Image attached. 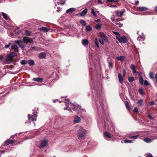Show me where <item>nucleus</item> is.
I'll return each mask as SVG.
<instances>
[{
	"mask_svg": "<svg viewBox=\"0 0 157 157\" xmlns=\"http://www.w3.org/2000/svg\"><path fill=\"white\" fill-rule=\"evenodd\" d=\"M125 105L126 107L128 110H129V109H130V106L129 105V104L127 101H126L125 102Z\"/></svg>",
	"mask_w": 157,
	"mask_h": 157,
	"instance_id": "obj_43",
	"label": "nucleus"
},
{
	"mask_svg": "<svg viewBox=\"0 0 157 157\" xmlns=\"http://www.w3.org/2000/svg\"><path fill=\"white\" fill-rule=\"evenodd\" d=\"M139 10L140 11H146L147 10V8L143 7V6H140L138 7Z\"/></svg>",
	"mask_w": 157,
	"mask_h": 157,
	"instance_id": "obj_24",
	"label": "nucleus"
},
{
	"mask_svg": "<svg viewBox=\"0 0 157 157\" xmlns=\"http://www.w3.org/2000/svg\"><path fill=\"white\" fill-rule=\"evenodd\" d=\"M121 43H124L127 41V39L125 36L120 37L117 39Z\"/></svg>",
	"mask_w": 157,
	"mask_h": 157,
	"instance_id": "obj_6",
	"label": "nucleus"
},
{
	"mask_svg": "<svg viewBox=\"0 0 157 157\" xmlns=\"http://www.w3.org/2000/svg\"><path fill=\"white\" fill-rule=\"evenodd\" d=\"M112 21L117 25V27H121L123 25V24L121 23L117 19H112Z\"/></svg>",
	"mask_w": 157,
	"mask_h": 157,
	"instance_id": "obj_5",
	"label": "nucleus"
},
{
	"mask_svg": "<svg viewBox=\"0 0 157 157\" xmlns=\"http://www.w3.org/2000/svg\"><path fill=\"white\" fill-rule=\"evenodd\" d=\"M98 2L99 4H101L102 3V2L100 0H98Z\"/></svg>",
	"mask_w": 157,
	"mask_h": 157,
	"instance_id": "obj_64",
	"label": "nucleus"
},
{
	"mask_svg": "<svg viewBox=\"0 0 157 157\" xmlns=\"http://www.w3.org/2000/svg\"><path fill=\"white\" fill-rule=\"evenodd\" d=\"M39 29L41 31H42L44 32H45V33H46V32H48L49 29H48L47 28L45 27H42L40 28Z\"/></svg>",
	"mask_w": 157,
	"mask_h": 157,
	"instance_id": "obj_23",
	"label": "nucleus"
},
{
	"mask_svg": "<svg viewBox=\"0 0 157 157\" xmlns=\"http://www.w3.org/2000/svg\"><path fill=\"white\" fill-rule=\"evenodd\" d=\"M108 63V67L109 68L113 67V63L110 60V58H108L107 59Z\"/></svg>",
	"mask_w": 157,
	"mask_h": 157,
	"instance_id": "obj_18",
	"label": "nucleus"
},
{
	"mask_svg": "<svg viewBox=\"0 0 157 157\" xmlns=\"http://www.w3.org/2000/svg\"><path fill=\"white\" fill-rule=\"evenodd\" d=\"M94 97L95 98V99H98V98L99 97V96H100V94L98 95V94L97 93V94H95L94 95Z\"/></svg>",
	"mask_w": 157,
	"mask_h": 157,
	"instance_id": "obj_50",
	"label": "nucleus"
},
{
	"mask_svg": "<svg viewBox=\"0 0 157 157\" xmlns=\"http://www.w3.org/2000/svg\"><path fill=\"white\" fill-rule=\"evenodd\" d=\"M103 117H102V121L101 122L99 123V125H101L104 128H106L108 125V121L106 119V116L105 115H104Z\"/></svg>",
	"mask_w": 157,
	"mask_h": 157,
	"instance_id": "obj_4",
	"label": "nucleus"
},
{
	"mask_svg": "<svg viewBox=\"0 0 157 157\" xmlns=\"http://www.w3.org/2000/svg\"><path fill=\"white\" fill-rule=\"evenodd\" d=\"M113 33L115 35H116V38L117 39L120 36V34L118 32H115V31H113Z\"/></svg>",
	"mask_w": 157,
	"mask_h": 157,
	"instance_id": "obj_38",
	"label": "nucleus"
},
{
	"mask_svg": "<svg viewBox=\"0 0 157 157\" xmlns=\"http://www.w3.org/2000/svg\"><path fill=\"white\" fill-rule=\"evenodd\" d=\"M91 14L95 17H97V15L96 14V11L93 8H91Z\"/></svg>",
	"mask_w": 157,
	"mask_h": 157,
	"instance_id": "obj_25",
	"label": "nucleus"
},
{
	"mask_svg": "<svg viewBox=\"0 0 157 157\" xmlns=\"http://www.w3.org/2000/svg\"><path fill=\"white\" fill-rule=\"evenodd\" d=\"M35 110H36V111L34 110H33V115L29 114L28 115L29 120V121L30 122L31 121L34 122L36 120L37 113V111L38 110V109L36 108V109H35Z\"/></svg>",
	"mask_w": 157,
	"mask_h": 157,
	"instance_id": "obj_3",
	"label": "nucleus"
},
{
	"mask_svg": "<svg viewBox=\"0 0 157 157\" xmlns=\"http://www.w3.org/2000/svg\"><path fill=\"white\" fill-rule=\"evenodd\" d=\"M105 138L107 140H109L107 139H109L111 137V135L110 133H109L107 132H105L104 133Z\"/></svg>",
	"mask_w": 157,
	"mask_h": 157,
	"instance_id": "obj_13",
	"label": "nucleus"
},
{
	"mask_svg": "<svg viewBox=\"0 0 157 157\" xmlns=\"http://www.w3.org/2000/svg\"><path fill=\"white\" fill-rule=\"evenodd\" d=\"M139 92L140 94L141 95H143L144 94L143 89L142 88H140L139 89Z\"/></svg>",
	"mask_w": 157,
	"mask_h": 157,
	"instance_id": "obj_48",
	"label": "nucleus"
},
{
	"mask_svg": "<svg viewBox=\"0 0 157 157\" xmlns=\"http://www.w3.org/2000/svg\"><path fill=\"white\" fill-rule=\"evenodd\" d=\"M48 141L47 140H44L42 141L40 144V147L44 148L47 146Z\"/></svg>",
	"mask_w": 157,
	"mask_h": 157,
	"instance_id": "obj_10",
	"label": "nucleus"
},
{
	"mask_svg": "<svg viewBox=\"0 0 157 157\" xmlns=\"http://www.w3.org/2000/svg\"><path fill=\"white\" fill-rule=\"evenodd\" d=\"M2 15L3 18L5 19V20H7L8 19V15L6 14V13H4V12H2Z\"/></svg>",
	"mask_w": 157,
	"mask_h": 157,
	"instance_id": "obj_26",
	"label": "nucleus"
},
{
	"mask_svg": "<svg viewBox=\"0 0 157 157\" xmlns=\"http://www.w3.org/2000/svg\"><path fill=\"white\" fill-rule=\"evenodd\" d=\"M25 33L26 35L30 36L31 34V32L30 31H26L25 32Z\"/></svg>",
	"mask_w": 157,
	"mask_h": 157,
	"instance_id": "obj_47",
	"label": "nucleus"
},
{
	"mask_svg": "<svg viewBox=\"0 0 157 157\" xmlns=\"http://www.w3.org/2000/svg\"><path fill=\"white\" fill-rule=\"evenodd\" d=\"M88 10L86 9H85L81 13H79L77 14V15H80V16L83 17L85 16L87 13Z\"/></svg>",
	"mask_w": 157,
	"mask_h": 157,
	"instance_id": "obj_11",
	"label": "nucleus"
},
{
	"mask_svg": "<svg viewBox=\"0 0 157 157\" xmlns=\"http://www.w3.org/2000/svg\"><path fill=\"white\" fill-rule=\"evenodd\" d=\"M86 130L82 127H80L78 132L77 136L79 139H84L86 134Z\"/></svg>",
	"mask_w": 157,
	"mask_h": 157,
	"instance_id": "obj_2",
	"label": "nucleus"
},
{
	"mask_svg": "<svg viewBox=\"0 0 157 157\" xmlns=\"http://www.w3.org/2000/svg\"><path fill=\"white\" fill-rule=\"evenodd\" d=\"M143 83L146 86H148L150 84L148 83V82L146 80H145V81H144Z\"/></svg>",
	"mask_w": 157,
	"mask_h": 157,
	"instance_id": "obj_49",
	"label": "nucleus"
},
{
	"mask_svg": "<svg viewBox=\"0 0 157 157\" xmlns=\"http://www.w3.org/2000/svg\"><path fill=\"white\" fill-rule=\"evenodd\" d=\"M148 117L151 120H152L153 119V117L149 114L148 115Z\"/></svg>",
	"mask_w": 157,
	"mask_h": 157,
	"instance_id": "obj_57",
	"label": "nucleus"
},
{
	"mask_svg": "<svg viewBox=\"0 0 157 157\" xmlns=\"http://www.w3.org/2000/svg\"><path fill=\"white\" fill-rule=\"evenodd\" d=\"M38 57L40 59H44L46 57V55L45 52H42L39 54Z\"/></svg>",
	"mask_w": 157,
	"mask_h": 157,
	"instance_id": "obj_12",
	"label": "nucleus"
},
{
	"mask_svg": "<svg viewBox=\"0 0 157 157\" xmlns=\"http://www.w3.org/2000/svg\"><path fill=\"white\" fill-rule=\"evenodd\" d=\"M143 102V100L142 99H140V100H139L137 103L138 106H141Z\"/></svg>",
	"mask_w": 157,
	"mask_h": 157,
	"instance_id": "obj_44",
	"label": "nucleus"
},
{
	"mask_svg": "<svg viewBox=\"0 0 157 157\" xmlns=\"http://www.w3.org/2000/svg\"><path fill=\"white\" fill-rule=\"evenodd\" d=\"M124 58L125 57L124 56H121L119 57H117L116 59L121 61H123Z\"/></svg>",
	"mask_w": 157,
	"mask_h": 157,
	"instance_id": "obj_27",
	"label": "nucleus"
},
{
	"mask_svg": "<svg viewBox=\"0 0 157 157\" xmlns=\"http://www.w3.org/2000/svg\"><path fill=\"white\" fill-rule=\"evenodd\" d=\"M82 44L84 45H88L89 44V41L87 39H83L82 40Z\"/></svg>",
	"mask_w": 157,
	"mask_h": 157,
	"instance_id": "obj_22",
	"label": "nucleus"
},
{
	"mask_svg": "<svg viewBox=\"0 0 157 157\" xmlns=\"http://www.w3.org/2000/svg\"><path fill=\"white\" fill-rule=\"evenodd\" d=\"M147 157H153L152 154L151 153H149Z\"/></svg>",
	"mask_w": 157,
	"mask_h": 157,
	"instance_id": "obj_58",
	"label": "nucleus"
},
{
	"mask_svg": "<svg viewBox=\"0 0 157 157\" xmlns=\"http://www.w3.org/2000/svg\"><path fill=\"white\" fill-rule=\"evenodd\" d=\"M70 102V99H66L64 100V103L66 107L64 108V110H67L69 111L71 110V109L75 111L85 112L84 109H82L80 106L77 104H72Z\"/></svg>",
	"mask_w": 157,
	"mask_h": 157,
	"instance_id": "obj_1",
	"label": "nucleus"
},
{
	"mask_svg": "<svg viewBox=\"0 0 157 157\" xmlns=\"http://www.w3.org/2000/svg\"><path fill=\"white\" fill-rule=\"evenodd\" d=\"M99 37L104 40H105L106 39V36L102 32H100L99 33Z\"/></svg>",
	"mask_w": 157,
	"mask_h": 157,
	"instance_id": "obj_14",
	"label": "nucleus"
},
{
	"mask_svg": "<svg viewBox=\"0 0 157 157\" xmlns=\"http://www.w3.org/2000/svg\"><path fill=\"white\" fill-rule=\"evenodd\" d=\"M23 40L24 42L27 43H31L33 42V41L32 39L27 37H25L23 38Z\"/></svg>",
	"mask_w": 157,
	"mask_h": 157,
	"instance_id": "obj_8",
	"label": "nucleus"
},
{
	"mask_svg": "<svg viewBox=\"0 0 157 157\" xmlns=\"http://www.w3.org/2000/svg\"><path fill=\"white\" fill-rule=\"evenodd\" d=\"M107 2H119V0H107Z\"/></svg>",
	"mask_w": 157,
	"mask_h": 157,
	"instance_id": "obj_45",
	"label": "nucleus"
},
{
	"mask_svg": "<svg viewBox=\"0 0 157 157\" xmlns=\"http://www.w3.org/2000/svg\"><path fill=\"white\" fill-rule=\"evenodd\" d=\"M124 11H125L124 10H122L121 11H117V14L118 16L121 17L122 16Z\"/></svg>",
	"mask_w": 157,
	"mask_h": 157,
	"instance_id": "obj_19",
	"label": "nucleus"
},
{
	"mask_svg": "<svg viewBox=\"0 0 157 157\" xmlns=\"http://www.w3.org/2000/svg\"><path fill=\"white\" fill-rule=\"evenodd\" d=\"M14 142L13 140H7L5 142V143L7 145H8L9 144H11L12 143H13Z\"/></svg>",
	"mask_w": 157,
	"mask_h": 157,
	"instance_id": "obj_28",
	"label": "nucleus"
},
{
	"mask_svg": "<svg viewBox=\"0 0 157 157\" xmlns=\"http://www.w3.org/2000/svg\"><path fill=\"white\" fill-rule=\"evenodd\" d=\"M81 121V118L77 115L75 116L73 120V123L74 124L79 123Z\"/></svg>",
	"mask_w": 157,
	"mask_h": 157,
	"instance_id": "obj_7",
	"label": "nucleus"
},
{
	"mask_svg": "<svg viewBox=\"0 0 157 157\" xmlns=\"http://www.w3.org/2000/svg\"><path fill=\"white\" fill-rule=\"evenodd\" d=\"M133 111L136 112V113H138V108L137 107L134 108V109L133 110Z\"/></svg>",
	"mask_w": 157,
	"mask_h": 157,
	"instance_id": "obj_54",
	"label": "nucleus"
},
{
	"mask_svg": "<svg viewBox=\"0 0 157 157\" xmlns=\"http://www.w3.org/2000/svg\"><path fill=\"white\" fill-rule=\"evenodd\" d=\"M139 82L141 85H143L144 84L143 82V78L142 77L140 76L139 78Z\"/></svg>",
	"mask_w": 157,
	"mask_h": 157,
	"instance_id": "obj_42",
	"label": "nucleus"
},
{
	"mask_svg": "<svg viewBox=\"0 0 157 157\" xmlns=\"http://www.w3.org/2000/svg\"><path fill=\"white\" fill-rule=\"evenodd\" d=\"M125 143H130L132 142V140H125L124 141Z\"/></svg>",
	"mask_w": 157,
	"mask_h": 157,
	"instance_id": "obj_52",
	"label": "nucleus"
},
{
	"mask_svg": "<svg viewBox=\"0 0 157 157\" xmlns=\"http://www.w3.org/2000/svg\"><path fill=\"white\" fill-rule=\"evenodd\" d=\"M95 45L97 46V48H99V46L98 45V39L97 38H95Z\"/></svg>",
	"mask_w": 157,
	"mask_h": 157,
	"instance_id": "obj_32",
	"label": "nucleus"
},
{
	"mask_svg": "<svg viewBox=\"0 0 157 157\" xmlns=\"http://www.w3.org/2000/svg\"><path fill=\"white\" fill-rule=\"evenodd\" d=\"M11 48L12 49H14V51L16 52H18L19 51L17 45L16 44H14L13 46L12 45Z\"/></svg>",
	"mask_w": 157,
	"mask_h": 157,
	"instance_id": "obj_17",
	"label": "nucleus"
},
{
	"mask_svg": "<svg viewBox=\"0 0 157 157\" xmlns=\"http://www.w3.org/2000/svg\"><path fill=\"white\" fill-rule=\"evenodd\" d=\"M144 141L146 143H149L151 142V139L147 137H146L144 139Z\"/></svg>",
	"mask_w": 157,
	"mask_h": 157,
	"instance_id": "obj_30",
	"label": "nucleus"
},
{
	"mask_svg": "<svg viewBox=\"0 0 157 157\" xmlns=\"http://www.w3.org/2000/svg\"><path fill=\"white\" fill-rule=\"evenodd\" d=\"M32 49L33 50H38L37 48L36 47L34 46L31 47Z\"/></svg>",
	"mask_w": 157,
	"mask_h": 157,
	"instance_id": "obj_53",
	"label": "nucleus"
},
{
	"mask_svg": "<svg viewBox=\"0 0 157 157\" xmlns=\"http://www.w3.org/2000/svg\"><path fill=\"white\" fill-rule=\"evenodd\" d=\"M75 10V8H71L67 9L66 11V13H72Z\"/></svg>",
	"mask_w": 157,
	"mask_h": 157,
	"instance_id": "obj_21",
	"label": "nucleus"
},
{
	"mask_svg": "<svg viewBox=\"0 0 157 157\" xmlns=\"http://www.w3.org/2000/svg\"><path fill=\"white\" fill-rule=\"evenodd\" d=\"M130 67L132 70L133 71V72L134 74L136 73V67L133 64H131L130 65Z\"/></svg>",
	"mask_w": 157,
	"mask_h": 157,
	"instance_id": "obj_15",
	"label": "nucleus"
},
{
	"mask_svg": "<svg viewBox=\"0 0 157 157\" xmlns=\"http://www.w3.org/2000/svg\"><path fill=\"white\" fill-rule=\"evenodd\" d=\"M154 104V102L153 101H151L149 103V104L150 105H153Z\"/></svg>",
	"mask_w": 157,
	"mask_h": 157,
	"instance_id": "obj_59",
	"label": "nucleus"
},
{
	"mask_svg": "<svg viewBox=\"0 0 157 157\" xmlns=\"http://www.w3.org/2000/svg\"><path fill=\"white\" fill-rule=\"evenodd\" d=\"M137 39L138 40H140V41L143 40L144 39V36H138V37H137Z\"/></svg>",
	"mask_w": 157,
	"mask_h": 157,
	"instance_id": "obj_35",
	"label": "nucleus"
},
{
	"mask_svg": "<svg viewBox=\"0 0 157 157\" xmlns=\"http://www.w3.org/2000/svg\"><path fill=\"white\" fill-rule=\"evenodd\" d=\"M150 78L152 79H154V78L153 76V73L152 72H151L149 73Z\"/></svg>",
	"mask_w": 157,
	"mask_h": 157,
	"instance_id": "obj_39",
	"label": "nucleus"
},
{
	"mask_svg": "<svg viewBox=\"0 0 157 157\" xmlns=\"http://www.w3.org/2000/svg\"><path fill=\"white\" fill-rule=\"evenodd\" d=\"M102 25L101 24H97L96 25L95 28L97 29H100L101 28Z\"/></svg>",
	"mask_w": 157,
	"mask_h": 157,
	"instance_id": "obj_33",
	"label": "nucleus"
},
{
	"mask_svg": "<svg viewBox=\"0 0 157 157\" xmlns=\"http://www.w3.org/2000/svg\"><path fill=\"white\" fill-rule=\"evenodd\" d=\"M27 62L30 65H33L34 64V62L33 60L30 59L28 60Z\"/></svg>",
	"mask_w": 157,
	"mask_h": 157,
	"instance_id": "obj_29",
	"label": "nucleus"
},
{
	"mask_svg": "<svg viewBox=\"0 0 157 157\" xmlns=\"http://www.w3.org/2000/svg\"><path fill=\"white\" fill-rule=\"evenodd\" d=\"M56 2L58 4H62V5H64L65 3V1H63L62 0H59V2Z\"/></svg>",
	"mask_w": 157,
	"mask_h": 157,
	"instance_id": "obj_41",
	"label": "nucleus"
},
{
	"mask_svg": "<svg viewBox=\"0 0 157 157\" xmlns=\"http://www.w3.org/2000/svg\"><path fill=\"white\" fill-rule=\"evenodd\" d=\"M94 21L97 22H100V20L99 19H98L96 20H95Z\"/></svg>",
	"mask_w": 157,
	"mask_h": 157,
	"instance_id": "obj_63",
	"label": "nucleus"
},
{
	"mask_svg": "<svg viewBox=\"0 0 157 157\" xmlns=\"http://www.w3.org/2000/svg\"><path fill=\"white\" fill-rule=\"evenodd\" d=\"M155 78L156 80V82L157 83V73L155 75Z\"/></svg>",
	"mask_w": 157,
	"mask_h": 157,
	"instance_id": "obj_62",
	"label": "nucleus"
},
{
	"mask_svg": "<svg viewBox=\"0 0 157 157\" xmlns=\"http://www.w3.org/2000/svg\"><path fill=\"white\" fill-rule=\"evenodd\" d=\"M110 7H117V6L116 5H111L110 6Z\"/></svg>",
	"mask_w": 157,
	"mask_h": 157,
	"instance_id": "obj_60",
	"label": "nucleus"
},
{
	"mask_svg": "<svg viewBox=\"0 0 157 157\" xmlns=\"http://www.w3.org/2000/svg\"><path fill=\"white\" fill-rule=\"evenodd\" d=\"M14 42L16 43V44H18V45L19 46H20L21 47V46L20 45V44H19V41L18 40H15L14 41Z\"/></svg>",
	"mask_w": 157,
	"mask_h": 157,
	"instance_id": "obj_56",
	"label": "nucleus"
},
{
	"mask_svg": "<svg viewBox=\"0 0 157 157\" xmlns=\"http://www.w3.org/2000/svg\"><path fill=\"white\" fill-rule=\"evenodd\" d=\"M34 81H36L39 82H41L43 80V79L42 78L37 77V78H34L33 79Z\"/></svg>",
	"mask_w": 157,
	"mask_h": 157,
	"instance_id": "obj_16",
	"label": "nucleus"
},
{
	"mask_svg": "<svg viewBox=\"0 0 157 157\" xmlns=\"http://www.w3.org/2000/svg\"><path fill=\"white\" fill-rule=\"evenodd\" d=\"M85 29L87 31H90L91 30L92 28L90 25H87Z\"/></svg>",
	"mask_w": 157,
	"mask_h": 157,
	"instance_id": "obj_31",
	"label": "nucleus"
},
{
	"mask_svg": "<svg viewBox=\"0 0 157 157\" xmlns=\"http://www.w3.org/2000/svg\"><path fill=\"white\" fill-rule=\"evenodd\" d=\"M103 40L102 39H99V40L100 42L102 44V45H103L104 44V41H103Z\"/></svg>",
	"mask_w": 157,
	"mask_h": 157,
	"instance_id": "obj_55",
	"label": "nucleus"
},
{
	"mask_svg": "<svg viewBox=\"0 0 157 157\" xmlns=\"http://www.w3.org/2000/svg\"><path fill=\"white\" fill-rule=\"evenodd\" d=\"M128 80L130 82H132L134 80V78L133 77H129L128 78Z\"/></svg>",
	"mask_w": 157,
	"mask_h": 157,
	"instance_id": "obj_37",
	"label": "nucleus"
},
{
	"mask_svg": "<svg viewBox=\"0 0 157 157\" xmlns=\"http://www.w3.org/2000/svg\"><path fill=\"white\" fill-rule=\"evenodd\" d=\"M80 22L81 24L83 26H84L86 25V23L85 21L83 20H81L80 21Z\"/></svg>",
	"mask_w": 157,
	"mask_h": 157,
	"instance_id": "obj_40",
	"label": "nucleus"
},
{
	"mask_svg": "<svg viewBox=\"0 0 157 157\" xmlns=\"http://www.w3.org/2000/svg\"><path fill=\"white\" fill-rule=\"evenodd\" d=\"M138 135H136L134 136H130L129 135H128V136L130 139H136L137 138V137L138 136Z\"/></svg>",
	"mask_w": 157,
	"mask_h": 157,
	"instance_id": "obj_34",
	"label": "nucleus"
},
{
	"mask_svg": "<svg viewBox=\"0 0 157 157\" xmlns=\"http://www.w3.org/2000/svg\"><path fill=\"white\" fill-rule=\"evenodd\" d=\"M118 78L119 81L121 83H122L123 82V78L122 75L121 74H119L118 75Z\"/></svg>",
	"mask_w": 157,
	"mask_h": 157,
	"instance_id": "obj_20",
	"label": "nucleus"
},
{
	"mask_svg": "<svg viewBox=\"0 0 157 157\" xmlns=\"http://www.w3.org/2000/svg\"><path fill=\"white\" fill-rule=\"evenodd\" d=\"M57 11L58 12H59L60 10V7H57Z\"/></svg>",
	"mask_w": 157,
	"mask_h": 157,
	"instance_id": "obj_61",
	"label": "nucleus"
},
{
	"mask_svg": "<svg viewBox=\"0 0 157 157\" xmlns=\"http://www.w3.org/2000/svg\"><path fill=\"white\" fill-rule=\"evenodd\" d=\"M9 55H10L13 59L14 57L16 56L17 55V54L15 53L12 52L9 54Z\"/></svg>",
	"mask_w": 157,
	"mask_h": 157,
	"instance_id": "obj_36",
	"label": "nucleus"
},
{
	"mask_svg": "<svg viewBox=\"0 0 157 157\" xmlns=\"http://www.w3.org/2000/svg\"><path fill=\"white\" fill-rule=\"evenodd\" d=\"M12 59L11 56L9 55L5 59V63L8 64L10 63Z\"/></svg>",
	"mask_w": 157,
	"mask_h": 157,
	"instance_id": "obj_9",
	"label": "nucleus"
},
{
	"mask_svg": "<svg viewBox=\"0 0 157 157\" xmlns=\"http://www.w3.org/2000/svg\"><path fill=\"white\" fill-rule=\"evenodd\" d=\"M11 45V43L9 42L7 44H6L5 46V48H7L10 47Z\"/></svg>",
	"mask_w": 157,
	"mask_h": 157,
	"instance_id": "obj_51",
	"label": "nucleus"
},
{
	"mask_svg": "<svg viewBox=\"0 0 157 157\" xmlns=\"http://www.w3.org/2000/svg\"><path fill=\"white\" fill-rule=\"evenodd\" d=\"M27 62L25 60H23L21 61V63L22 65H25L27 63Z\"/></svg>",
	"mask_w": 157,
	"mask_h": 157,
	"instance_id": "obj_46",
	"label": "nucleus"
}]
</instances>
